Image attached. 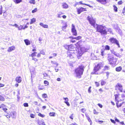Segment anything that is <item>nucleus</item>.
I'll list each match as a JSON object with an SVG mask.
<instances>
[{"mask_svg": "<svg viewBox=\"0 0 125 125\" xmlns=\"http://www.w3.org/2000/svg\"><path fill=\"white\" fill-rule=\"evenodd\" d=\"M87 20L89 21L90 23L93 27L95 28V26H96L97 30L100 32L102 34H106L107 31H111L110 29H108L106 28L104 26H103L101 25H98L95 24V21L93 19L91 16H88L87 17Z\"/></svg>", "mask_w": 125, "mask_h": 125, "instance_id": "nucleus-1", "label": "nucleus"}, {"mask_svg": "<svg viewBox=\"0 0 125 125\" xmlns=\"http://www.w3.org/2000/svg\"><path fill=\"white\" fill-rule=\"evenodd\" d=\"M84 70L82 67H79L75 70V72L76 76L77 77L80 78L83 74Z\"/></svg>", "mask_w": 125, "mask_h": 125, "instance_id": "nucleus-2", "label": "nucleus"}, {"mask_svg": "<svg viewBox=\"0 0 125 125\" xmlns=\"http://www.w3.org/2000/svg\"><path fill=\"white\" fill-rule=\"evenodd\" d=\"M109 41L112 43H115L116 44L118 47H120L119 42L116 39L112 37L110 38L109 39Z\"/></svg>", "mask_w": 125, "mask_h": 125, "instance_id": "nucleus-3", "label": "nucleus"}, {"mask_svg": "<svg viewBox=\"0 0 125 125\" xmlns=\"http://www.w3.org/2000/svg\"><path fill=\"white\" fill-rule=\"evenodd\" d=\"M101 66V64L99 63L96 66L94 67V72L92 73L95 74H98L96 72L100 69Z\"/></svg>", "mask_w": 125, "mask_h": 125, "instance_id": "nucleus-4", "label": "nucleus"}, {"mask_svg": "<svg viewBox=\"0 0 125 125\" xmlns=\"http://www.w3.org/2000/svg\"><path fill=\"white\" fill-rule=\"evenodd\" d=\"M115 89L117 90H119L121 92H122L123 88L122 86L120 83H118L115 86Z\"/></svg>", "mask_w": 125, "mask_h": 125, "instance_id": "nucleus-5", "label": "nucleus"}, {"mask_svg": "<svg viewBox=\"0 0 125 125\" xmlns=\"http://www.w3.org/2000/svg\"><path fill=\"white\" fill-rule=\"evenodd\" d=\"M110 64L112 65H114L116 64L117 61V59L113 57L112 58H110L108 59Z\"/></svg>", "mask_w": 125, "mask_h": 125, "instance_id": "nucleus-6", "label": "nucleus"}, {"mask_svg": "<svg viewBox=\"0 0 125 125\" xmlns=\"http://www.w3.org/2000/svg\"><path fill=\"white\" fill-rule=\"evenodd\" d=\"M80 50L79 51L78 53V55L79 57L81 56L84 52L86 51V50L84 47H81Z\"/></svg>", "mask_w": 125, "mask_h": 125, "instance_id": "nucleus-7", "label": "nucleus"}, {"mask_svg": "<svg viewBox=\"0 0 125 125\" xmlns=\"http://www.w3.org/2000/svg\"><path fill=\"white\" fill-rule=\"evenodd\" d=\"M72 32L73 35L76 36L77 34L76 30L75 29L74 26L73 24L72 25Z\"/></svg>", "mask_w": 125, "mask_h": 125, "instance_id": "nucleus-8", "label": "nucleus"}, {"mask_svg": "<svg viewBox=\"0 0 125 125\" xmlns=\"http://www.w3.org/2000/svg\"><path fill=\"white\" fill-rule=\"evenodd\" d=\"M120 95V94L119 93H117V94L115 95V100L117 102L116 103V104H118V102L121 100L120 99H119V96Z\"/></svg>", "mask_w": 125, "mask_h": 125, "instance_id": "nucleus-9", "label": "nucleus"}, {"mask_svg": "<svg viewBox=\"0 0 125 125\" xmlns=\"http://www.w3.org/2000/svg\"><path fill=\"white\" fill-rule=\"evenodd\" d=\"M86 9L84 8L83 7H81L80 8H79L77 9V11L78 12V14H80L81 12L84 11H86Z\"/></svg>", "mask_w": 125, "mask_h": 125, "instance_id": "nucleus-10", "label": "nucleus"}, {"mask_svg": "<svg viewBox=\"0 0 125 125\" xmlns=\"http://www.w3.org/2000/svg\"><path fill=\"white\" fill-rule=\"evenodd\" d=\"M109 0H97V1L100 2L102 4L105 5L108 2Z\"/></svg>", "mask_w": 125, "mask_h": 125, "instance_id": "nucleus-11", "label": "nucleus"}, {"mask_svg": "<svg viewBox=\"0 0 125 125\" xmlns=\"http://www.w3.org/2000/svg\"><path fill=\"white\" fill-rule=\"evenodd\" d=\"M16 81L18 83H21L22 80V78L20 76L17 77L15 79Z\"/></svg>", "mask_w": 125, "mask_h": 125, "instance_id": "nucleus-12", "label": "nucleus"}, {"mask_svg": "<svg viewBox=\"0 0 125 125\" xmlns=\"http://www.w3.org/2000/svg\"><path fill=\"white\" fill-rule=\"evenodd\" d=\"M71 51H69L68 52V56L70 57L71 58H73V54H74V53H72L71 52H70Z\"/></svg>", "mask_w": 125, "mask_h": 125, "instance_id": "nucleus-13", "label": "nucleus"}, {"mask_svg": "<svg viewBox=\"0 0 125 125\" xmlns=\"http://www.w3.org/2000/svg\"><path fill=\"white\" fill-rule=\"evenodd\" d=\"M15 47L14 46L10 47H9L7 51L8 52H10L12 51L15 50Z\"/></svg>", "mask_w": 125, "mask_h": 125, "instance_id": "nucleus-14", "label": "nucleus"}, {"mask_svg": "<svg viewBox=\"0 0 125 125\" xmlns=\"http://www.w3.org/2000/svg\"><path fill=\"white\" fill-rule=\"evenodd\" d=\"M62 6L63 8L65 9H67L68 7V5L66 3H62Z\"/></svg>", "mask_w": 125, "mask_h": 125, "instance_id": "nucleus-15", "label": "nucleus"}, {"mask_svg": "<svg viewBox=\"0 0 125 125\" xmlns=\"http://www.w3.org/2000/svg\"><path fill=\"white\" fill-rule=\"evenodd\" d=\"M40 25L44 28H48V25L46 24H44L42 23H40Z\"/></svg>", "mask_w": 125, "mask_h": 125, "instance_id": "nucleus-16", "label": "nucleus"}, {"mask_svg": "<svg viewBox=\"0 0 125 125\" xmlns=\"http://www.w3.org/2000/svg\"><path fill=\"white\" fill-rule=\"evenodd\" d=\"M24 42L26 45H29L30 44V41L28 39L25 40Z\"/></svg>", "mask_w": 125, "mask_h": 125, "instance_id": "nucleus-17", "label": "nucleus"}, {"mask_svg": "<svg viewBox=\"0 0 125 125\" xmlns=\"http://www.w3.org/2000/svg\"><path fill=\"white\" fill-rule=\"evenodd\" d=\"M49 115L51 116H55V114L54 112H50L49 113Z\"/></svg>", "mask_w": 125, "mask_h": 125, "instance_id": "nucleus-18", "label": "nucleus"}, {"mask_svg": "<svg viewBox=\"0 0 125 125\" xmlns=\"http://www.w3.org/2000/svg\"><path fill=\"white\" fill-rule=\"evenodd\" d=\"M69 51H71L72 50V49H73L74 48V46L72 45H69Z\"/></svg>", "mask_w": 125, "mask_h": 125, "instance_id": "nucleus-19", "label": "nucleus"}, {"mask_svg": "<svg viewBox=\"0 0 125 125\" xmlns=\"http://www.w3.org/2000/svg\"><path fill=\"white\" fill-rule=\"evenodd\" d=\"M31 22H30V24H31L36 21V19L34 18H33L31 20Z\"/></svg>", "mask_w": 125, "mask_h": 125, "instance_id": "nucleus-20", "label": "nucleus"}, {"mask_svg": "<svg viewBox=\"0 0 125 125\" xmlns=\"http://www.w3.org/2000/svg\"><path fill=\"white\" fill-rule=\"evenodd\" d=\"M122 69V67L121 66L117 67L116 68V70L118 72H119L121 71Z\"/></svg>", "mask_w": 125, "mask_h": 125, "instance_id": "nucleus-21", "label": "nucleus"}, {"mask_svg": "<svg viewBox=\"0 0 125 125\" xmlns=\"http://www.w3.org/2000/svg\"><path fill=\"white\" fill-rule=\"evenodd\" d=\"M37 53V52H35L33 53H32L31 54L30 56H31L32 57L34 56H36V54Z\"/></svg>", "mask_w": 125, "mask_h": 125, "instance_id": "nucleus-22", "label": "nucleus"}, {"mask_svg": "<svg viewBox=\"0 0 125 125\" xmlns=\"http://www.w3.org/2000/svg\"><path fill=\"white\" fill-rule=\"evenodd\" d=\"M29 2L31 4H35V2L34 0H31Z\"/></svg>", "mask_w": 125, "mask_h": 125, "instance_id": "nucleus-23", "label": "nucleus"}, {"mask_svg": "<svg viewBox=\"0 0 125 125\" xmlns=\"http://www.w3.org/2000/svg\"><path fill=\"white\" fill-rule=\"evenodd\" d=\"M5 99L3 96L2 95H0V100L2 101H4Z\"/></svg>", "mask_w": 125, "mask_h": 125, "instance_id": "nucleus-24", "label": "nucleus"}, {"mask_svg": "<svg viewBox=\"0 0 125 125\" xmlns=\"http://www.w3.org/2000/svg\"><path fill=\"white\" fill-rule=\"evenodd\" d=\"M18 30H21L22 29H23V26L22 25H20V26H18Z\"/></svg>", "mask_w": 125, "mask_h": 125, "instance_id": "nucleus-25", "label": "nucleus"}, {"mask_svg": "<svg viewBox=\"0 0 125 125\" xmlns=\"http://www.w3.org/2000/svg\"><path fill=\"white\" fill-rule=\"evenodd\" d=\"M106 83V82L102 80L101 81V84L102 85H104Z\"/></svg>", "mask_w": 125, "mask_h": 125, "instance_id": "nucleus-26", "label": "nucleus"}, {"mask_svg": "<svg viewBox=\"0 0 125 125\" xmlns=\"http://www.w3.org/2000/svg\"><path fill=\"white\" fill-rule=\"evenodd\" d=\"M105 49L106 50H110V47L108 45H106L105 47Z\"/></svg>", "mask_w": 125, "mask_h": 125, "instance_id": "nucleus-27", "label": "nucleus"}, {"mask_svg": "<svg viewBox=\"0 0 125 125\" xmlns=\"http://www.w3.org/2000/svg\"><path fill=\"white\" fill-rule=\"evenodd\" d=\"M109 67L108 66H106L104 67V71H105V70H109Z\"/></svg>", "mask_w": 125, "mask_h": 125, "instance_id": "nucleus-28", "label": "nucleus"}, {"mask_svg": "<svg viewBox=\"0 0 125 125\" xmlns=\"http://www.w3.org/2000/svg\"><path fill=\"white\" fill-rule=\"evenodd\" d=\"M38 88L39 90H43L44 89V87L43 86H39L38 87Z\"/></svg>", "mask_w": 125, "mask_h": 125, "instance_id": "nucleus-29", "label": "nucleus"}, {"mask_svg": "<svg viewBox=\"0 0 125 125\" xmlns=\"http://www.w3.org/2000/svg\"><path fill=\"white\" fill-rule=\"evenodd\" d=\"M11 116H12V118H15V117H14V116H15V114L14 113L12 112L11 113Z\"/></svg>", "mask_w": 125, "mask_h": 125, "instance_id": "nucleus-30", "label": "nucleus"}, {"mask_svg": "<svg viewBox=\"0 0 125 125\" xmlns=\"http://www.w3.org/2000/svg\"><path fill=\"white\" fill-rule=\"evenodd\" d=\"M69 45H65L64 46L65 48L67 49L68 50V51H69Z\"/></svg>", "mask_w": 125, "mask_h": 125, "instance_id": "nucleus-31", "label": "nucleus"}, {"mask_svg": "<svg viewBox=\"0 0 125 125\" xmlns=\"http://www.w3.org/2000/svg\"><path fill=\"white\" fill-rule=\"evenodd\" d=\"M113 7L114 8V10L116 12L117 11V8L114 5L113 6Z\"/></svg>", "mask_w": 125, "mask_h": 125, "instance_id": "nucleus-32", "label": "nucleus"}, {"mask_svg": "<svg viewBox=\"0 0 125 125\" xmlns=\"http://www.w3.org/2000/svg\"><path fill=\"white\" fill-rule=\"evenodd\" d=\"M82 37L80 36H79L77 37H75V39L77 40H79L81 39Z\"/></svg>", "mask_w": 125, "mask_h": 125, "instance_id": "nucleus-33", "label": "nucleus"}, {"mask_svg": "<svg viewBox=\"0 0 125 125\" xmlns=\"http://www.w3.org/2000/svg\"><path fill=\"white\" fill-rule=\"evenodd\" d=\"M63 99L65 100V101H64L65 103L68 102V99L67 98H63Z\"/></svg>", "mask_w": 125, "mask_h": 125, "instance_id": "nucleus-34", "label": "nucleus"}, {"mask_svg": "<svg viewBox=\"0 0 125 125\" xmlns=\"http://www.w3.org/2000/svg\"><path fill=\"white\" fill-rule=\"evenodd\" d=\"M42 97L44 98H46L47 97V95L46 94H43L42 95Z\"/></svg>", "mask_w": 125, "mask_h": 125, "instance_id": "nucleus-35", "label": "nucleus"}, {"mask_svg": "<svg viewBox=\"0 0 125 125\" xmlns=\"http://www.w3.org/2000/svg\"><path fill=\"white\" fill-rule=\"evenodd\" d=\"M52 64L56 65V67H57L58 65V63H57L55 62H53V61H52Z\"/></svg>", "mask_w": 125, "mask_h": 125, "instance_id": "nucleus-36", "label": "nucleus"}, {"mask_svg": "<svg viewBox=\"0 0 125 125\" xmlns=\"http://www.w3.org/2000/svg\"><path fill=\"white\" fill-rule=\"evenodd\" d=\"M38 115L42 117H44L45 116V115L42 114L41 113H39Z\"/></svg>", "mask_w": 125, "mask_h": 125, "instance_id": "nucleus-37", "label": "nucleus"}, {"mask_svg": "<svg viewBox=\"0 0 125 125\" xmlns=\"http://www.w3.org/2000/svg\"><path fill=\"white\" fill-rule=\"evenodd\" d=\"M44 83L46 85H45V86H47V85H48L49 83L47 81H45L44 82Z\"/></svg>", "mask_w": 125, "mask_h": 125, "instance_id": "nucleus-38", "label": "nucleus"}, {"mask_svg": "<svg viewBox=\"0 0 125 125\" xmlns=\"http://www.w3.org/2000/svg\"><path fill=\"white\" fill-rule=\"evenodd\" d=\"M37 11V8H35L34 10H32V13H34Z\"/></svg>", "mask_w": 125, "mask_h": 125, "instance_id": "nucleus-39", "label": "nucleus"}, {"mask_svg": "<svg viewBox=\"0 0 125 125\" xmlns=\"http://www.w3.org/2000/svg\"><path fill=\"white\" fill-rule=\"evenodd\" d=\"M65 25L64 26H63L62 27V30H63V29H65L67 27V25L66 23Z\"/></svg>", "mask_w": 125, "mask_h": 125, "instance_id": "nucleus-40", "label": "nucleus"}, {"mask_svg": "<svg viewBox=\"0 0 125 125\" xmlns=\"http://www.w3.org/2000/svg\"><path fill=\"white\" fill-rule=\"evenodd\" d=\"M87 119H88V121L90 122H91V123H90V125H91L92 124V123L91 120L90 118H89V117H88V116H87Z\"/></svg>", "mask_w": 125, "mask_h": 125, "instance_id": "nucleus-41", "label": "nucleus"}, {"mask_svg": "<svg viewBox=\"0 0 125 125\" xmlns=\"http://www.w3.org/2000/svg\"><path fill=\"white\" fill-rule=\"evenodd\" d=\"M91 86H90L89 87L88 89V92L89 93H90L91 92Z\"/></svg>", "mask_w": 125, "mask_h": 125, "instance_id": "nucleus-42", "label": "nucleus"}, {"mask_svg": "<svg viewBox=\"0 0 125 125\" xmlns=\"http://www.w3.org/2000/svg\"><path fill=\"white\" fill-rule=\"evenodd\" d=\"M10 25L13 26H15L17 28L18 27V26L16 24H15L14 25L10 24Z\"/></svg>", "mask_w": 125, "mask_h": 125, "instance_id": "nucleus-43", "label": "nucleus"}, {"mask_svg": "<svg viewBox=\"0 0 125 125\" xmlns=\"http://www.w3.org/2000/svg\"><path fill=\"white\" fill-rule=\"evenodd\" d=\"M81 110L82 112H83V113H84L86 111V110L85 108H83L82 109H81Z\"/></svg>", "mask_w": 125, "mask_h": 125, "instance_id": "nucleus-44", "label": "nucleus"}, {"mask_svg": "<svg viewBox=\"0 0 125 125\" xmlns=\"http://www.w3.org/2000/svg\"><path fill=\"white\" fill-rule=\"evenodd\" d=\"M43 75L44 76L43 78H45V77L48 76V75L46 73H43Z\"/></svg>", "mask_w": 125, "mask_h": 125, "instance_id": "nucleus-45", "label": "nucleus"}, {"mask_svg": "<svg viewBox=\"0 0 125 125\" xmlns=\"http://www.w3.org/2000/svg\"><path fill=\"white\" fill-rule=\"evenodd\" d=\"M40 53L41 54H42L43 55H45V53L44 52V50H42L40 52Z\"/></svg>", "mask_w": 125, "mask_h": 125, "instance_id": "nucleus-46", "label": "nucleus"}, {"mask_svg": "<svg viewBox=\"0 0 125 125\" xmlns=\"http://www.w3.org/2000/svg\"><path fill=\"white\" fill-rule=\"evenodd\" d=\"M2 6H1V8H0V14H2Z\"/></svg>", "mask_w": 125, "mask_h": 125, "instance_id": "nucleus-47", "label": "nucleus"}, {"mask_svg": "<svg viewBox=\"0 0 125 125\" xmlns=\"http://www.w3.org/2000/svg\"><path fill=\"white\" fill-rule=\"evenodd\" d=\"M23 105L25 107H28V105L27 103H24Z\"/></svg>", "mask_w": 125, "mask_h": 125, "instance_id": "nucleus-48", "label": "nucleus"}, {"mask_svg": "<svg viewBox=\"0 0 125 125\" xmlns=\"http://www.w3.org/2000/svg\"><path fill=\"white\" fill-rule=\"evenodd\" d=\"M61 14H63L61 12H60L58 14V18H61V16H60V15Z\"/></svg>", "mask_w": 125, "mask_h": 125, "instance_id": "nucleus-49", "label": "nucleus"}, {"mask_svg": "<svg viewBox=\"0 0 125 125\" xmlns=\"http://www.w3.org/2000/svg\"><path fill=\"white\" fill-rule=\"evenodd\" d=\"M122 3H123L122 1V0H121L120 1H119L118 2V3L119 5H121L122 4Z\"/></svg>", "mask_w": 125, "mask_h": 125, "instance_id": "nucleus-50", "label": "nucleus"}, {"mask_svg": "<svg viewBox=\"0 0 125 125\" xmlns=\"http://www.w3.org/2000/svg\"><path fill=\"white\" fill-rule=\"evenodd\" d=\"M32 60H34L35 61H37L38 60L36 58L33 57H32Z\"/></svg>", "mask_w": 125, "mask_h": 125, "instance_id": "nucleus-51", "label": "nucleus"}, {"mask_svg": "<svg viewBox=\"0 0 125 125\" xmlns=\"http://www.w3.org/2000/svg\"><path fill=\"white\" fill-rule=\"evenodd\" d=\"M73 114H72L70 116V118L72 119H73Z\"/></svg>", "mask_w": 125, "mask_h": 125, "instance_id": "nucleus-52", "label": "nucleus"}, {"mask_svg": "<svg viewBox=\"0 0 125 125\" xmlns=\"http://www.w3.org/2000/svg\"><path fill=\"white\" fill-rule=\"evenodd\" d=\"M30 116L32 118H34V115L32 114H31L30 115Z\"/></svg>", "mask_w": 125, "mask_h": 125, "instance_id": "nucleus-53", "label": "nucleus"}, {"mask_svg": "<svg viewBox=\"0 0 125 125\" xmlns=\"http://www.w3.org/2000/svg\"><path fill=\"white\" fill-rule=\"evenodd\" d=\"M95 84L97 87H98L99 85V84L97 82H95Z\"/></svg>", "mask_w": 125, "mask_h": 125, "instance_id": "nucleus-54", "label": "nucleus"}, {"mask_svg": "<svg viewBox=\"0 0 125 125\" xmlns=\"http://www.w3.org/2000/svg\"><path fill=\"white\" fill-rule=\"evenodd\" d=\"M110 120L113 123H114V124H115V121L114 120H113L112 119H110Z\"/></svg>", "mask_w": 125, "mask_h": 125, "instance_id": "nucleus-55", "label": "nucleus"}, {"mask_svg": "<svg viewBox=\"0 0 125 125\" xmlns=\"http://www.w3.org/2000/svg\"><path fill=\"white\" fill-rule=\"evenodd\" d=\"M6 116L7 117V118H10L11 116V115H6Z\"/></svg>", "mask_w": 125, "mask_h": 125, "instance_id": "nucleus-56", "label": "nucleus"}, {"mask_svg": "<svg viewBox=\"0 0 125 125\" xmlns=\"http://www.w3.org/2000/svg\"><path fill=\"white\" fill-rule=\"evenodd\" d=\"M104 50H103L102 49V52H101V55H102V56L104 55Z\"/></svg>", "mask_w": 125, "mask_h": 125, "instance_id": "nucleus-57", "label": "nucleus"}, {"mask_svg": "<svg viewBox=\"0 0 125 125\" xmlns=\"http://www.w3.org/2000/svg\"><path fill=\"white\" fill-rule=\"evenodd\" d=\"M98 105L101 108H102L103 107L102 105L100 104H98Z\"/></svg>", "mask_w": 125, "mask_h": 125, "instance_id": "nucleus-58", "label": "nucleus"}, {"mask_svg": "<svg viewBox=\"0 0 125 125\" xmlns=\"http://www.w3.org/2000/svg\"><path fill=\"white\" fill-rule=\"evenodd\" d=\"M52 55L53 56H56L57 55V54L55 53H53L52 54Z\"/></svg>", "mask_w": 125, "mask_h": 125, "instance_id": "nucleus-59", "label": "nucleus"}, {"mask_svg": "<svg viewBox=\"0 0 125 125\" xmlns=\"http://www.w3.org/2000/svg\"><path fill=\"white\" fill-rule=\"evenodd\" d=\"M1 106H2V108H4L5 106V105L4 104H1Z\"/></svg>", "mask_w": 125, "mask_h": 125, "instance_id": "nucleus-60", "label": "nucleus"}, {"mask_svg": "<svg viewBox=\"0 0 125 125\" xmlns=\"http://www.w3.org/2000/svg\"><path fill=\"white\" fill-rule=\"evenodd\" d=\"M125 12V6L124 7L123 9V11H122V13H124Z\"/></svg>", "mask_w": 125, "mask_h": 125, "instance_id": "nucleus-61", "label": "nucleus"}, {"mask_svg": "<svg viewBox=\"0 0 125 125\" xmlns=\"http://www.w3.org/2000/svg\"><path fill=\"white\" fill-rule=\"evenodd\" d=\"M4 84L0 83V87H3L4 86Z\"/></svg>", "mask_w": 125, "mask_h": 125, "instance_id": "nucleus-62", "label": "nucleus"}, {"mask_svg": "<svg viewBox=\"0 0 125 125\" xmlns=\"http://www.w3.org/2000/svg\"><path fill=\"white\" fill-rule=\"evenodd\" d=\"M3 110L5 112H6V111L7 110V109L6 108H4L3 109Z\"/></svg>", "mask_w": 125, "mask_h": 125, "instance_id": "nucleus-63", "label": "nucleus"}, {"mask_svg": "<svg viewBox=\"0 0 125 125\" xmlns=\"http://www.w3.org/2000/svg\"><path fill=\"white\" fill-rule=\"evenodd\" d=\"M41 53H38L37 55V57H40L41 56Z\"/></svg>", "mask_w": 125, "mask_h": 125, "instance_id": "nucleus-64", "label": "nucleus"}]
</instances>
